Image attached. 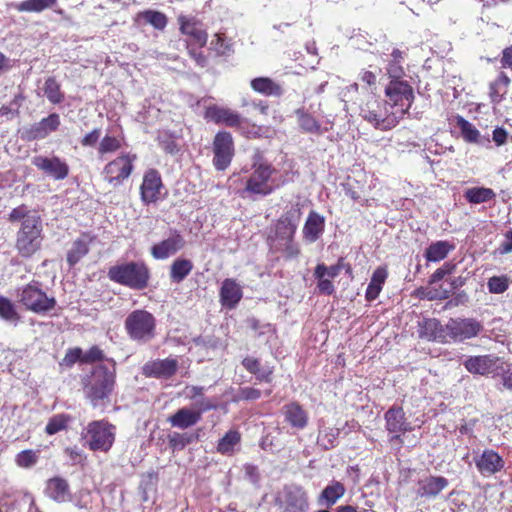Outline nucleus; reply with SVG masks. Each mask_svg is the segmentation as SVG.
Here are the masks:
<instances>
[{"label":"nucleus","instance_id":"60","mask_svg":"<svg viewBox=\"0 0 512 512\" xmlns=\"http://www.w3.org/2000/svg\"><path fill=\"white\" fill-rule=\"evenodd\" d=\"M104 359L103 351L98 346L91 347L83 353L82 363H94Z\"/></svg>","mask_w":512,"mask_h":512},{"label":"nucleus","instance_id":"55","mask_svg":"<svg viewBox=\"0 0 512 512\" xmlns=\"http://www.w3.org/2000/svg\"><path fill=\"white\" fill-rule=\"evenodd\" d=\"M487 287L490 293L501 294L509 287V281L506 276H493L488 279Z\"/></svg>","mask_w":512,"mask_h":512},{"label":"nucleus","instance_id":"49","mask_svg":"<svg viewBox=\"0 0 512 512\" xmlns=\"http://www.w3.org/2000/svg\"><path fill=\"white\" fill-rule=\"evenodd\" d=\"M0 318L15 324L20 320L15 304L4 296H0Z\"/></svg>","mask_w":512,"mask_h":512},{"label":"nucleus","instance_id":"23","mask_svg":"<svg viewBox=\"0 0 512 512\" xmlns=\"http://www.w3.org/2000/svg\"><path fill=\"white\" fill-rule=\"evenodd\" d=\"M384 417L386 421V429L390 433H395L391 440L401 441L399 433L406 432L411 429L410 424L407 422L405 417V412L400 406L394 405L390 407L386 411Z\"/></svg>","mask_w":512,"mask_h":512},{"label":"nucleus","instance_id":"18","mask_svg":"<svg viewBox=\"0 0 512 512\" xmlns=\"http://www.w3.org/2000/svg\"><path fill=\"white\" fill-rule=\"evenodd\" d=\"M177 21L180 26V32L190 38V42L187 44H192V46L196 45L199 48H203L207 44L208 34L202 28V24L199 20L195 17L179 15Z\"/></svg>","mask_w":512,"mask_h":512},{"label":"nucleus","instance_id":"58","mask_svg":"<svg viewBox=\"0 0 512 512\" xmlns=\"http://www.w3.org/2000/svg\"><path fill=\"white\" fill-rule=\"evenodd\" d=\"M340 274L339 267L338 266H330L327 267L325 264H318L314 271L315 277H325L328 276L329 278H335Z\"/></svg>","mask_w":512,"mask_h":512},{"label":"nucleus","instance_id":"30","mask_svg":"<svg viewBox=\"0 0 512 512\" xmlns=\"http://www.w3.org/2000/svg\"><path fill=\"white\" fill-rule=\"evenodd\" d=\"M340 434V428L327 426L324 419L318 422L317 444L325 450L334 448L337 444V438Z\"/></svg>","mask_w":512,"mask_h":512},{"label":"nucleus","instance_id":"7","mask_svg":"<svg viewBox=\"0 0 512 512\" xmlns=\"http://www.w3.org/2000/svg\"><path fill=\"white\" fill-rule=\"evenodd\" d=\"M387 103L392 108L401 111V114H408L414 102L415 95L413 87L406 80L390 79L385 87Z\"/></svg>","mask_w":512,"mask_h":512},{"label":"nucleus","instance_id":"51","mask_svg":"<svg viewBox=\"0 0 512 512\" xmlns=\"http://www.w3.org/2000/svg\"><path fill=\"white\" fill-rule=\"evenodd\" d=\"M70 417L65 414H57L51 417L45 427L48 435H54L67 428Z\"/></svg>","mask_w":512,"mask_h":512},{"label":"nucleus","instance_id":"20","mask_svg":"<svg viewBox=\"0 0 512 512\" xmlns=\"http://www.w3.org/2000/svg\"><path fill=\"white\" fill-rule=\"evenodd\" d=\"M60 124V116L57 113H51L26 129L23 138L28 141L44 139L57 131Z\"/></svg>","mask_w":512,"mask_h":512},{"label":"nucleus","instance_id":"25","mask_svg":"<svg viewBox=\"0 0 512 512\" xmlns=\"http://www.w3.org/2000/svg\"><path fill=\"white\" fill-rule=\"evenodd\" d=\"M510 84V77L504 71H500L496 78L489 83L490 103L499 105L506 98Z\"/></svg>","mask_w":512,"mask_h":512},{"label":"nucleus","instance_id":"44","mask_svg":"<svg viewBox=\"0 0 512 512\" xmlns=\"http://www.w3.org/2000/svg\"><path fill=\"white\" fill-rule=\"evenodd\" d=\"M308 207L300 203L288 202L284 207V213L280 217L278 224H296L301 221L303 210Z\"/></svg>","mask_w":512,"mask_h":512},{"label":"nucleus","instance_id":"6","mask_svg":"<svg viewBox=\"0 0 512 512\" xmlns=\"http://www.w3.org/2000/svg\"><path fill=\"white\" fill-rule=\"evenodd\" d=\"M156 319L148 311L138 309L131 312L125 320V329L131 339L149 342L155 336Z\"/></svg>","mask_w":512,"mask_h":512},{"label":"nucleus","instance_id":"52","mask_svg":"<svg viewBox=\"0 0 512 512\" xmlns=\"http://www.w3.org/2000/svg\"><path fill=\"white\" fill-rule=\"evenodd\" d=\"M39 458V452L34 450H23L16 456V464L23 468L34 466Z\"/></svg>","mask_w":512,"mask_h":512},{"label":"nucleus","instance_id":"21","mask_svg":"<svg viewBox=\"0 0 512 512\" xmlns=\"http://www.w3.org/2000/svg\"><path fill=\"white\" fill-rule=\"evenodd\" d=\"M178 369V361L175 358L157 359L148 361L142 368V373L146 377L158 379H168L172 377Z\"/></svg>","mask_w":512,"mask_h":512},{"label":"nucleus","instance_id":"14","mask_svg":"<svg viewBox=\"0 0 512 512\" xmlns=\"http://www.w3.org/2000/svg\"><path fill=\"white\" fill-rule=\"evenodd\" d=\"M32 164L54 180H64L70 172L68 163L58 156H35L32 159Z\"/></svg>","mask_w":512,"mask_h":512},{"label":"nucleus","instance_id":"32","mask_svg":"<svg viewBox=\"0 0 512 512\" xmlns=\"http://www.w3.org/2000/svg\"><path fill=\"white\" fill-rule=\"evenodd\" d=\"M243 367L251 374L255 375L256 379L260 382H271L273 374V367L262 366L257 358L246 357L242 360Z\"/></svg>","mask_w":512,"mask_h":512},{"label":"nucleus","instance_id":"47","mask_svg":"<svg viewBox=\"0 0 512 512\" xmlns=\"http://www.w3.org/2000/svg\"><path fill=\"white\" fill-rule=\"evenodd\" d=\"M193 264L187 259H176L170 270V278L175 283L183 281L192 271Z\"/></svg>","mask_w":512,"mask_h":512},{"label":"nucleus","instance_id":"1","mask_svg":"<svg viewBox=\"0 0 512 512\" xmlns=\"http://www.w3.org/2000/svg\"><path fill=\"white\" fill-rule=\"evenodd\" d=\"M116 384L115 362L97 364L82 378L83 393L93 407L104 406L110 401Z\"/></svg>","mask_w":512,"mask_h":512},{"label":"nucleus","instance_id":"53","mask_svg":"<svg viewBox=\"0 0 512 512\" xmlns=\"http://www.w3.org/2000/svg\"><path fill=\"white\" fill-rule=\"evenodd\" d=\"M406 114H401V111L395 110L390 115L378 120L375 128L380 130H390L394 128Z\"/></svg>","mask_w":512,"mask_h":512},{"label":"nucleus","instance_id":"10","mask_svg":"<svg viewBox=\"0 0 512 512\" xmlns=\"http://www.w3.org/2000/svg\"><path fill=\"white\" fill-rule=\"evenodd\" d=\"M483 330L480 321L474 318H451L446 324L448 342H462L474 338Z\"/></svg>","mask_w":512,"mask_h":512},{"label":"nucleus","instance_id":"54","mask_svg":"<svg viewBox=\"0 0 512 512\" xmlns=\"http://www.w3.org/2000/svg\"><path fill=\"white\" fill-rule=\"evenodd\" d=\"M406 114H401V111L395 110L390 115L378 120L375 128L380 130H390L394 128Z\"/></svg>","mask_w":512,"mask_h":512},{"label":"nucleus","instance_id":"2","mask_svg":"<svg viewBox=\"0 0 512 512\" xmlns=\"http://www.w3.org/2000/svg\"><path fill=\"white\" fill-rule=\"evenodd\" d=\"M108 277L131 289L142 290L148 285L150 273L144 263L128 262L110 267Z\"/></svg>","mask_w":512,"mask_h":512},{"label":"nucleus","instance_id":"46","mask_svg":"<svg viewBox=\"0 0 512 512\" xmlns=\"http://www.w3.org/2000/svg\"><path fill=\"white\" fill-rule=\"evenodd\" d=\"M199 438L198 433H179V432H173L168 436V444L169 447L173 451H181L183 450L187 445L193 443L194 441H197Z\"/></svg>","mask_w":512,"mask_h":512},{"label":"nucleus","instance_id":"62","mask_svg":"<svg viewBox=\"0 0 512 512\" xmlns=\"http://www.w3.org/2000/svg\"><path fill=\"white\" fill-rule=\"evenodd\" d=\"M322 233L323 226H304L303 229V237L309 243L316 241Z\"/></svg>","mask_w":512,"mask_h":512},{"label":"nucleus","instance_id":"34","mask_svg":"<svg viewBox=\"0 0 512 512\" xmlns=\"http://www.w3.org/2000/svg\"><path fill=\"white\" fill-rule=\"evenodd\" d=\"M421 335L429 340L439 341L442 343L448 342L446 335V325L442 326L437 319H426L423 322Z\"/></svg>","mask_w":512,"mask_h":512},{"label":"nucleus","instance_id":"5","mask_svg":"<svg viewBox=\"0 0 512 512\" xmlns=\"http://www.w3.org/2000/svg\"><path fill=\"white\" fill-rule=\"evenodd\" d=\"M18 302L27 310L41 314L52 310L56 305L53 297H48L42 290L41 284L33 281L17 289Z\"/></svg>","mask_w":512,"mask_h":512},{"label":"nucleus","instance_id":"40","mask_svg":"<svg viewBox=\"0 0 512 512\" xmlns=\"http://www.w3.org/2000/svg\"><path fill=\"white\" fill-rule=\"evenodd\" d=\"M43 92L48 101L53 105H58L65 99V94L61 89L60 83L53 76L45 80Z\"/></svg>","mask_w":512,"mask_h":512},{"label":"nucleus","instance_id":"24","mask_svg":"<svg viewBox=\"0 0 512 512\" xmlns=\"http://www.w3.org/2000/svg\"><path fill=\"white\" fill-rule=\"evenodd\" d=\"M185 245V240L179 233L171 234L167 239L155 244L151 248V254L156 259H166L174 255Z\"/></svg>","mask_w":512,"mask_h":512},{"label":"nucleus","instance_id":"37","mask_svg":"<svg viewBox=\"0 0 512 512\" xmlns=\"http://www.w3.org/2000/svg\"><path fill=\"white\" fill-rule=\"evenodd\" d=\"M345 491L346 489L341 482L333 481L322 490L319 503L329 508L345 494Z\"/></svg>","mask_w":512,"mask_h":512},{"label":"nucleus","instance_id":"43","mask_svg":"<svg viewBox=\"0 0 512 512\" xmlns=\"http://www.w3.org/2000/svg\"><path fill=\"white\" fill-rule=\"evenodd\" d=\"M387 278V271L384 268H377L371 277V281L366 290V299L368 301L375 300L382 290V285Z\"/></svg>","mask_w":512,"mask_h":512},{"label":"nucleus","instance_id":"35","mask_svg":"<svg viewBox=\"0 0 512 512\" xmlns=\"http://www.w3.org/2000/svg\"><path fill=\"white\" fill-rule=\"evenodd\" d=\"M463 197L470 204H481L493 201L496 193L491 188L475 186L466 189Z\"/></svg>","mask_w":512,"mask_h":512},{"label":"nucleus","instance_id":"41","mask_svg":"<svg viewBox=\"0 0 512 512\" xmlns=\"http://www.w3.org/2000/svg\"><path fill=\"white\" fill-rule=\"evenodd\" d=\"M57 0H24L12 4L18 12L41 13L46 9L53 8Z\"/></svg>","mask_w":512,"mask_h":512},{"label":"nucleus","instance_id":"11","mask_svg":"<svg viewBox=\"0 0 512 512\" xmlns=\"http://www.w3.org/2000/svg\"><path fill=\"white\" fill-rule=\"evenodd\" d=\"M277 502L282 512H307L309 509L308 494L299 485L285 486Z\"/></svg>","mask_w":512,"mask_h":512},{"label":"nucleus","instance_id":"50","mask_svg":"<svg viewBox=\"0 0 512 512\" xmlns=\"http://www.w3.org/2000/svg\"><path fill=\"white\" fill-rule=\"evenodd\" d=\"M123 139L117 136L106 134L100 141L97 148L99 155L114 153L122 148Z\"/></svg>","mask_w":512,"mask_h":512},{"label":"nucleus","instance_id":"36","mask_svg":"<svg viewBox=\"0 0 512 512\" xmlns=\"http://www.w3.org/2000/svg\"><path fill=\"white\" fill-rule=\"evenodd\" d=\"M135 22H143L145 24H150L155 29L162 31L167 26L168 19L164 13L148 9L137 13L135 17Z\"/></svg>","mask_w":512,"mask_h":512},{"label":"nucleus","instance_id":"39","mask_svg":"<svg viewBox=\"0 0 512 512\" xmlns=\"http://www.w3.org/2000/svg\"><path fill=\"white\" fill-rule=\"evenodd\" d=\"M91 240L92 239L87 235H83L73 243L71 249L67 253V262L70 267H73L75 264H77L80 259L88 253V245Z\"/></svg>","mask_w":512,"mask_h":512},{"label":"nucleus","instance_id":"15","mask_svg":"<svg viewBox=\"0 0 512 512\" xmlns=\"http://www.w3.org/2000/svg\"><path fill=\"white\" fill-rule=\"evenodd\" d=\"M41 242L39 226H22L18 232L16 247L23 257H29L40 248Z\"/></svg>","mask_w":512,"mask_h":512},{"label":"nucleus","instance_id":"48","mask_svg":"<svg viewBox=\"0 0 512 512\" xmlns=\"http://www.w3.org/2000/svg\"><path fill=\"white\" fill-rule=\"evenodd\" d=\"M455 120L456 126L460 129L462 137L466 142H478L480 132L475 128L473 124H471L468 120L460 115H457Z\"/></svg>","mask_w":512,"mask_h":512},{"label":"nucleus","instance_id":"9","mask_svg":"<svg viewBox=\"0 0 512 512\" xmlns=\"http://www.w3.org/2000/svg\"><path fill=\"white\" fill-rule=\"evenodd\" d=\"M213 166L217 171H225L235 155L234 140L230 132L219 131L212 142Z\"/></svg>","mask_w":512,"mask_h":512},{"label":"nucleus","instance_id":"31","mask_svg":"<svg viewBox=\"0 0 512 512\" xmlns=\"http://www.w3.org/2000/svg\"><path fill=\"white\" fill-rule=\"evenodd\" d=\"M46 493L51 499L60 503L68 501L71 496L68 482L61 477L48 480Z\"/></svg>","mask_w":512,"mask_h":512},{"label":"nucleus","instance_id":"29","mask_svg":"<svg viewBox=\"0 0 512 512\" xmlns=\"http://www.w3.org/2000/svg\"><path fill=\"white\" fill-rule=\"evenodd\" d=\"M200 420L198 414L191 407H182L168 418V422L172 427L182 430L196 425Z\"/></svg>","mask_w":512,"mask_h":512},{"label":"nucleus","instance_id":"8","mask_svg":"<svg viewBox=\"0 0 512 512\" xmlns=\"http://www.w3.org/2000/svg\"><path fill=\"white\" fill-rule=\"evenodd\" d=\"M116 435V427L105 420L92 421L87 426L86 440L92 451L108 452Z\"/></svg>","mask_w":512,"mask_h":512},{"label":"nucleus","instance_id":"64","mask_svg":"<svg viewBox=\"0 0 512 512\" xmlns=\"http://www.w3.org/2000/svg\"><path fill=\"white\" fill-rule=\"evenodd\" d=\"M500 255L512 252V229L504 233V240L496 250Z\"/></svg>","mask_w":512,"mask_h":512},{"label":"nucleus","instance_id":"59","mask_svg":"<svg viewBox=\"0 0 512 512\" xmlns=\"http://www.w3.org/2000/svg\"><path fill=\"white\" fill-rule=\"evenodd\" d=\"M101 137V129L94 128L80 140L83 147H95Z\"/></svg>","mask_w":512,"mask_h":512},{"label":"nucleus","instance_id":"42","mask_svg":"<svg viewBox=\"0 0 512 512\" xmlns=\"http://www.w3.org/2000/svg\"><path fill=\"white\" fill-rule=\"evenodd\" d=\"M404 60V52L395 48L391 52V60L388 62L386 72L389 79H402L405 71L402 66Z\"/></svg>","mask_w":512,"mask_h":512},{"label":"nucleus","instance_id":"56","mask_svg":"<svg viewBox=\"0 0 512 512\" xmlns=\"http://www.w3.org/2000/svg\"><path fill=\"white\" fill-rule=\"evenodd\" d=\"M191 408L196 414H198V417L202 419L203 413L215 410L217 408V404L214 400L203 396L195 400Z\"/></svg>","mask_w":512,"mask_h":512},{"label":"nucleus","instance_id":"12","mask_svg":"<svg viewBox=\"0 0 512 512\" xmlns=\"http://www.w3.org/2000/svg\"><path fill=\"white\" fill-rule=\"evenodd\" d=\"M164 184L160 172L155 168L147 169L139 188L140 199L144 205L155 204L162 197Z\"/></svg>","mask_w":512,"mask_h":512},{"label":"nucleus","instance_id":"16","mask_svg":"<svg viewBox=\"0 0 512 512\" xmlns=\"http://www.w3.org/2000/svg\"><path fill=\"white\" fill-rule=\"evenodd\" d=\"M501 359L493 354L468 357L463 365L472 374L487 375L503 370Z\"/></svg>","mask_w":512,"mask_h":512},{"label":"nucleus","instance_id":"4","mask_svg":"<svg viewBox=\"0 0 512 512\" xmlns=\"http://www.w3.org/2000/svg\"><path fill=\"white\" fill-rule=\"evenodd\" d=\"M137 159L135 153H120L104 166L103 180L114 188L121 186L132 175Z\"/></svg>","mask_w":512,"mask_h":512},{"label":"nucleus","instance_id":"19","mask_svg":"<svg viewBox=\"0 0 512 512\" xmlns=\"http://www.w3.org/2000/svg\"><path fill=\"white\" fill-rule=\"evenodd\" d=\"M295 226H276L275 237H270L271 246L281 251L287 258L296 257L299 254L297 244L293 242Z\"/></svg>","mask_w":512,"mask_h":512},{"label":"nucleus","instance_id":"22","mask_svg":"<svg viewBox=\"0 0 512 512\" xmlns=\"http://www.w3.org/2000/svg\"><path fill=\"white\" fill-rule=\"evenodd\" d=\"M281 412L284 417V421L291 428L300 431L307 427L309 422V415L299 402L292 401L285 404L282 407Z\"/></svg>","mask_w":512,"mask_h":512},{"label":"nucleus","instance_id":"57","mask_svg":"<svg viewBox=\"0 0 512 512\" xmlns=\"http://www.w3.org/2000/svg\"><path fill=\"white\" fill-rule=\"evenodd\" d=\"M211 49L218 55H225L231 50V44L227 41L224 34L216 33L211 41Z\"/></svg>","mask_w":512,"mask_h":512},{"label":"nucleus","instance_id":"26","mask_svg":"<svg viewBox=\"0 0 512 512\" xmlns=\"http://www.w3.org/2000/svg\"><path fill=\"white\" fill-rule=\"evenodd\" d=\"M448 486V480L442 476H428L418 481L417 495L420 497H436Z\"/></svg>","mask_w":512,"mask_h":512},{"label":"nucleus","instance_id":"61","mask_svg":"<svg viewBox=\"0 0 512 512\" xmlns=\"http://www.w3.org/2000/svg\"><path fill=\"white\" fill-rule=\"evenodd\" d=\"M249 327L255 332L257 336H261L273 331L272 325L269 323L262 324L255 318L248 319Z\"/></svg>","mask_w":512,"mask_h":512},{"label":"nucleus","instance_id":"45","mask_svg":"<svg viewBox=\"0 0 512 512\" xmlns=\"http://www.w3.org/2000/svg\"><path fill=\"white\" fill-rule=\"evenodd\" d=\"M241 436L238 431H228L218 442L217 452L222 455H231L235 451V447L240 443Z\"/></svg>","mask_w":512,"mask_h":512},{"label":"nucleus","instance_id":"33","mask_svg":"<svg viewBox=\"0 0 512 512\" xmlns=\"http://www.w3.org/2000/svg\"><path fill=\"white\" fill-rule=\"evenodd\" d=\"M299 128L304 133L320 135L322 133L321 123L304 108L295 110Z\"/></svg>","mask_w":512,"mask_h":512},{"label":"nucleus","instance_id":"3","mask_svg":"<svg viewBox=\"0 0 512 512\" xmlns=\"http://www.w3.org/2000/svg\"><path fill=\"white\" fill-rule=\"evenodd\" d=\"M276 172V168L270 162L257 154L253 159L252 173L246 181L245 191L260 196L270 195L275 188L271 179Z\"/></svg>","mask_w":512,"mask_h":512},{"label":"nucleus","instance_id":"38","mask_svg":"<svg viewBox=\"0 0 512 512\" xmlns=\"http://www.w3.org/2000/svg\"><path fill=\"white\" fill-rule=\"evenodd\" d=\"M454 248L455 245L448 241L433 242L425 250V258L429 262H439L446 258Z\"/></svg>","mask_w":512,"mask_h":512},{"label":"nucleus","instance_id":"28","mask_svg":"<svg viewBox=\"0 0 512 512\" xmlns=\"http://www.w3.org/2000/svg\"><path fill=\"white\" fill-rule=\"evenodd\" d=\"M253 91L267 97H281L284 93L282 86L269 77H256L250 81Z\"/></svg>","mask_w":512,"mask_h":512},{"label":"nucleus","instance_id":"17","mask_svg":"<svg viewBox=\"0 0 512 512\" xmlns=\"http://www.w3.org/2000/svg\"><path fill=\"white\" fill-rule=\"evenodd\" d=\"M473 460L483 477H491L500 472L505 466L504 459L492 449H485L482 453H476Z\"/></svg>","mask_w":512,"mask_h":512},{"label":"nucleus","instance_id":"27","mask_svg":"<svg viewBox=\"0 0 512 512\" xmlns=\"http://www.w3.org/2000/svg\"><path fill=\"white\" fill-rule=\"evenodd\" d=\"M242 288L234 279H225L220 289L222 305L232 309L242 298Z\"/></svg>","mask_w":512,"mask_h":512},{"label":"nucleus","instance_id":"13","mask_svg":"<svg viewBox=\"0 0 512 512\" xmlns=\"http://www.w3.org/2000/svg\"><path fill=\"white\" fill-rule=\"evenodd\" d=\"M204 118L217 125H225L227 127L236 129L242 128V125L245 122V120L238 112L228 107L219 106L216 104L206 107Z\"/></svg>","mask_w":512,"mask_h":512},{"label":"nucleus","instance_id":"63","mask_svg":"<svg viewBox=\"0 0 512 512\" xmlns=\"http://www.w3.org/2000/svg\"><path fill=\"white\" fill-rule=\"evenodd\" d=\"M82 358L83 352L80 348L70 349L63 358V364H65L66 366H72L77 361L82 362Z\"/></svg>","mask_w":512,"mask_h":512}]
</instances>
